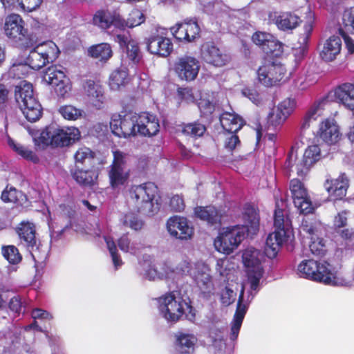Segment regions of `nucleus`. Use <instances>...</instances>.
<instances>
[{"mask_svg":"<svg viewBox=\"0 0 354 354\" xmlns=\"http://www.w3.org/2000/svg\"><path fill=\"white\" fill-rule=\"evenodd\" d=\"M245 225L223 228L214 240L218 251L230 254L238 248L245 239V234H257L259 230V211L254 205L247 203L243 207Z\"/></svg>","mask_w":354,"mask_h":354,"instance_id":"f257e3e1","label":"nucleus"},{"mask_svg":"<svg viewBox=\"0 0 354 354\" xmlns=\"http://www.w3.org/2000/svg\"><path fill=\"white\" fill-rule=\"evenodd\" d=\"M158 301L160 313L168 322H177L183 315L189 321L195 319L196 310L191 299L180 290L170 291L160 297Z\"/></svg>","mask_w":354,"mask_h":354,"instance_id":"f03ea898","label":"nucleus"},{"mask_svg":"<svg viewBox=\"0 0 354 354\" xmlns=\"http://www.w3.org/2000/svg\"><path fill=\"white\" fill-rule=\"evenodd\" d=\"M80 138V131L75 127L66 129L57 125L47 126L35 139L37 149H45L50 145L53 147H65L73 145Z\"/></svg>","mask_w":354,"mask_h":354,"instance_id":"7ed1b4c3","label":"nucleus"},{"mask_svg":"<svg viewBox=\"0 0 354 354\" xmlns=\"http://www.w3.org/2000/svg\"><path fill=\"white\" fill-rule=\"evenodd\" d=\"M3 28L6 36L22 50L30 49L39 41L35 34L29 32L25 21L18 14L8 15Z\"/></svg>","mask_w":354,"mask_h":354,"instance_id":"20e7f679","label":"nucleus"},{"mask_svg":"<svg viewBox=\"0 0 354 354\" xmlns=\"http://www.w3.org/2000/svg\"><path fill=\"white\" fill-rule=\"evenodd\" d=\"M274 55L264 56L257 70L258 80L266 87L279 86L289 79L290 75L279 58Z\"/></svg>","mask_w":354,"mask_h":354,"instance_id":"39448f33","label":"nucleus"},{"mask_svg":"<svg viewBox=\"0 0 354 354\" xmlns=\"http://www.w3.org/2000/svg\"><path fill=\"white\" fill-rule=\"evenodd\" d=\"M15 98L28 121L34 122L41 117L42 108L34 96L32 84L26 81L20 82L15 86Z\"/></svg>","mask_w":354,"mask_h":354,"instance_id":"423d86ee","label":"nucleus"},{"mask_svg":"<svg viewBox=\"0 0 354 354\" xmlns=\"http://www.w3.org/2000/svg\"><path fill=\"white\" fill-rule=\"evenodd\" d=\"M129 194L135 207L138 212L148 216L154 214V201L158 205V188L151 182H147L139 185H132L129 189Z\"/></svg>","mask_w":354,"mask_h":354,"instance_id":"0eeeda50","label":"nucleus"},{"mask_svg":"<svg viewBox=\"0 0 354 354\" xmlns=\"http://www.w3.org/2000/svg\"><path fill=\"white\" fill-rule=\"evenodd\" d=\"M26 59V64L33 70L38 71L50 62H53L59 56L60 51L52 41L39 43L32 47Z\"/></svg>","mask_w":354,"mask_h":354,"instance_id":"6e6552de","label":"nucleus"},{"mask_svg":"<svg viewBox=\"0 0 354 354\" xmlns=\"http://www.w3.org/2000/svg\"><path fill=\"white\" fill-rule=\"evenodd\" d=\"M313 260L311 259V263ZM311 265V280L333 286H348L350 281L337 274L335 268L324 260L314 261Z\"/></svg>","mask_w":354,"mask_h":354,"instance_id":"1a4fd4ad","label":"nucleus"},{"mask_svg":"<svg viewBox=\"0 0 354 354\" xmlns=\"http://www.w3.org/2000/svg\"><path fill=\"white\" fill-rule=\"evenodd\" d=\"M290 189L294 205L299 215L303 216L300 228L304 232L310 234V224L308 220L310 214V197L308 195V190L304 183L298 179L290 180Z\"/></svg>","mask_w":354,"mask_h":354,"instance_id":"9d476101","label":"nucleus"},{"mask_svg":"<svg viewBox=\"0 0 354 354\" xmlns=\"http://www.w3.org/2000/svg\"><path fill=\"white\" fill-rule=\"evenodd\" d=\"M138 113L131 111L123 115L114 114L110 121L113 134L118 138H128L138 134Z\"/></svg>","mask_w":354,"mask_h":354,"instance_id":"9b49d317","label":"nucleus"},{"mask_svg":"<svg viewBox=\"0 0 354 354\" xmlns=\"http://www.w3.org/2000/svg\"><path fill=\"white\" fill-rule=\"evenodd\" d=\"M126 155L116 150L113 151V159L108 172L109 184L113 189L124 186L129 178V171L125 169Z\"/></svg>","mask_w":354,"mask_h":354,"instance_id":"f8f14e48","label":"nucleus"},{"mask_svg":"<svg viewBox=\"0 0 354 354\" xmlns=\"http://www.w3.org/2000/svg\"><path fill=\"white\" fill-rule=\"evenodd\" d=\"M200 69L199 60L190 55L177 58L174 64V71L178 78L186 82L194 81L198 75Z\"/></svg>","mask_w":354,"mask_h":354,"instance_id":"ddd939ff","label":"nucleus"},{"mask_svg":"<svg viewBox=\"0 0 354 354\" xmlns=\"http://www.w3.org/2000/svg\"><path fill=\"white\" fill-rule=\"evenodd\" d=\"M200 56L205 63L214 67L225 66L231 61L230 54L213 41H206L201 45Z\"/></svg>","mask_w":354,"mask_h":354,"instance_id":"4468645a","label":"nucleus"},{"mask_svg":"<svg viewBox=\"0 0 354 354\" xmlns=\"http://www.w3.org/2000/svg\"><path fill=\"white\" fill-rule=\"evenodd\" d=\"M43 78L48 84L55 86L56 93L61 97H64L71 91L70 80L62 66L52 65L48 67Z\"/></svg>","mask_w":354,"mask_h":354,"instance_id":"2eb2a0df","label":"nucleus"},{"mask_svg":"<svg viewBox=\"0 0 354 354\" xmlns=\"http://www.w3.org/2000/svg\"><path fill=\"white\" fill-rule=\"evenodd\" d=\"M174 37L179 41L191 43L200 37L201 28L196 19H186L170 28Z\"/></svg>","mask_w":354,"mask_h":354,"instance_id":"dca6fc26","label":"nucleus"},{"mask_svg":"<svg viewBox=\"0 0 354 354\" xmlns=\"http://www.w3.org/2000/svg\"><path fill=\"white\" fill-rule=\"evenodd\" d=\"M146 45L151 54L161 57H167L174 50L171 39L164 36L158 29L146 39Z\"/></svg>","mask_w":354,"mask_h":354,"instance_id":"f3484780","label":"nucleus"},{"mask_svg":"<svg viewBox=\"0 0 354 354\" xmlns=\"http://www.w3.org/2000/svg\"><path fill=\"white\" fill-rule=\"evenodd\" d=\"M268 19L278 30L288 33H291L302 23L300 17L290 11L271 12L268 15Z\"/></svg>","mask_w":354,"mask_h":354,"instance_id":"a211bd4d","label":"nucleus"},{"mask_svg":"<svg viewBox=\"0 0 354 354\" xmlns=\"http://www.w3.org/2000/svg\"><path fill=\"white\" fill-rule=\"evenodd\" d=\"M252 41L265 53L264 56L274 55L281 57L283 53V44L277 40L272 35L257 31L252 36Z\"/></svg>","mask_w":354,"mask_h":354,"instance_id":"6ab92c4d","label":"nucleus"},{"mask_svg":"<svg viewBox=\"0 0 354 354\" xmlns=\"http://www.w3.org/2000/svg\"><path fill=\"white\" fill-rule=\"evenodd\" d=\"M310 111H307L305 115V119L303 124L301 127V140L297 142V148L299 149L305 145L306 147L304 149V153L301 161L297 165V173L299 176H306L310 171V164L308 160L310 159V145L309 139L305 136V131L310 127Z\"/></svg>","mask_w":354,"mask_h":354,"instance_id":"aec40b11","label":"nucleus"},{"mask_svg":"<svg viewBox=\"0 0 354 354\" xmlns=\"http://www.w3.org/2000/svg\"><path fill=\"white\" fill-rule=\"evenodd\" d=\"M167 228L171 236L180 240H189L194 234V228L183 216L170 217L167 221Z\"/></svg>","mask_w":354,"mask_h":354,"instance_id":"412c9836","label":"nucleus"},{"mask_svg":"<svg viewBox=\"0 0 354 354\" xmlns=\"http://www.w3.org/2000/svg\"><path fill=\"white\" fill-rule=\"evenodd\" d=\"M92 24L104 32L112 26L119 29V26L122 25L120 15L108 9L97 10L93 15Z\"/></svg>","mask_w":354,"mask_h":354,"instance_id":"4be33fe9","label":"nucleus"},{"mask_svg":"<svg viewBox=\"0 0 354 354\" xmlns=\"http://www.w3.org/2000/svg\"><path fill=\"white\" fill-rule=\"evenodd\" d=\"M316 136L328 145H334L341 139L342 133L336 121L326 118L319 123Z\"/></svg>","mask_w":354,"mask_h":354,"instance_id":"5701e85b","label":"nucleus"},{"mask_svg":"<svg viewBox=\"0 0 354 354\" xmlns=\"http://www.w3.org/2000/svg\"><path fill=\"white\" fill-rule=\"evenodd\" d=\"M15 232L27 249L33 250L37 247L36 226L33 223L23 221L17 225Z\"/></svg>","mask_w":354,"mask_h":354,"instance_id":"b1692460","label":"nucleus"},{"mask_svg":"<svg viewBox=\"0 0 354 354\" xmlns=\"http://www.w3.org/2000/svg\"><path fill=\"white\" fill-rule=\"evenodd\" d=\"M70 171L72 178L81 186L91 187L97 183L100 174L98 168L93 167L88 169H83L80 166H75Z\"/></svg>","mask_w":354,"mask_h":354,"instance_id":"393cba45","label":"nucleus"},{"mask_svg":"<svg viewBox=\"0 0 354 354\" xmlns=\"http://www.w3.org/2000/svg\"><path fill=\"white\" fill-rule=\"evenodd\" d=\"M159 122L156 117L149 113L138 114V134L144 136H155L159 131Z\"/></svg>","mask_w":354,"mask_h":354,"instance_id":"a878e982","label":"nucleus"},{"mask_svg":"<svg viewBox=\"0 0 354 354\" xmlns=\"http://www.w3.org/2000/svg\"><path fill=\"white\" fill-rule=\"evenodd\" d=\"M84 88L91 104L97 109H102L105 102V96L100 82L87 80L84 82Z\"/></svg>","mask_w":354,"mask_h":354,"instance_id":"bb28decb","label":"nucleus"},{"mask_svg":"<svg viewBox=\"0 0 354 354\" xmlns=\"http://www.w3.org/2000/svg\"><path fill=\"white\" fill-rule=\"evenodd\" d=\"M243 294L244 291L242 290L239 296L236 311L231 323L230 339L232 341H235L238 338L243 319L248 310L247 305L243 303Z\"/></svg>","mask_w":354,"mask_h":354,"instance_id":"cd10ccee","label":"nucleus"},{"mask_svg":"<svg viewBox=\"0 0 354 354\" xmlns=\"http://www.w3.org/2000/svg\"><path fill=\"white\" fill-rule=\"evenodd\" d=\"M116 41L120 44V47H126L127 56L133 64L139 63L142 58V55L136 41L131 39L129 35L118 34L116 35Z\"/></svg>","mask_w":354,"mask_h":354,"instance_id":"c85d7f7f","label":"nucleus"},{"mask_svg":"<svg viewBox=\"0 0 354 354\" xmlns=\"http://www.w3.org/2000/svg\"><path fill=\"white\" fill-rule=\"evenodd\" d=\"M219 120L225 133H237L245 124V120L234 112L224 111L221 114Z\"/></svg>","mask_w":354,"mask_h":354,"instance_id":"c756f323","label":"nucleus"},{"mask_svg":"<svg viewBox=\"0 0 354 354\" xmlns=\"http://www.w3.org/2000/svg\"><path fill=\"white\" fill-rule=\"evenodd\" d=\"M287 237L288 234H283L280 231H274L269 234L264 247L266 255L270 259L275 258Z\"/></svg>","mask_w":354,"mask_h":354,"instance_id":"7c9ffc66","label":"nucleus"},{"mask_svg":"<svg viewBox=\"0 0 354 354\" xmlns=\"http://www.w3.org/2000/svg\"><path fill=\"white\" fill-rule=\"evenodd\" d=\"M195 216L209 225H221L222 214L214 206H197L194 208Z\"/></svg>","mask_w":354,"mask_h":354,"instance_id":"2f4dec72","label":"nucleus"},{"mask_svg":"<svg viewBox=\"0 0 354 354\" xmlns=\"http://www.w3.org/2000/svg\"><path fill=\"white\" fill-rule=\"evenodd\" d=\"M335 99L347 109L354 111V84L346 83L334 90Z\"/></svg>","mask_w":354,"mask_h":354,"instance_id":"473e14b6","label":"nucleus"},{"mask_svg":"<svg viewBox=\"0 0 354 354\" xmlns=\"http://www.w3.org/2000/svg\"><path fill=\"white\" fill-rule=\"evenodd\" d=\"M342 49V40L339 36L333 35L324 43L320 52L322 59L326 62L333 61L339 54Z\"/></svg>","mask_w":354,"mask_h":354,"instance_id":"72a5a7b5","label":"nucleus"},{"mask_svg":"<svg viewBox=\"0 0 354 354\" xmlns=\"http://www.w3.org/2000/svg\"><path fill=\"white\" fill-rule=\"evenodd\" d=\"M327 184H329L328 181H327ZM348 187V180L345 174H342L337 179L331 180L330 185H326L332 200L343 198L346 194Z\"/></svg>","mask_w":354,"mask_h":354,"instance_id":"f704fd0d","label":"nucleus"},{"mask_svg":"<svg viewBox=\"0 0 354 354\" xmlns=\"http://www.w3.org/2000/svg\"><path fill=\"white\" fill-rule=\"evenodd\" d=\"M325 232V227L319 223L315 227H311V253L317 256H323L326 252V241L320 236Z\"/></svg>","mask_w":354,"mask_h":354,"instance_id":"c9c22d12","label":"nucleus"},{"mask_svg":"<svg viewBox=\"0 0 354 354\" xmlns=\"http://www.w3.org/2000/svg\"><path fill=\"white\" fill-rule=\"evenodd\" d=\"M196 338L191 335L180 333L176 338L175 348L178 354H191L194 350Z\"/></svg>","mask_w":354,"mask_h":354,"instance_id":"e433bc0d","label":"nucleus"},{"mask_svg":"<svg viewBox=\"0 0 354 354\" xmlns=\"http://www.w3.org/2000/svg\"><path fill=\"white\" fill-rule=\"evenodd\" d=\"M88 52L91 57L98 59L101 62H106L113 55L111 47L107 43L91 46Z\"/></svg>","mask_w":354,"mask_h":354,"instance_id":"4c0bfd02","label":"nucleus"},{"mask_svg":"<svg viewBox=\"0 0 354 354\" xmlns=\"http://www.w3.org/2000/svg\"><path fill=\"white\" fill-rule=\"evenodd\" d=\"M145 20V17L143 13L139 9L134 8L129 12L127 19H124L120 15V21L122 25L119 26V30H122L126 28H134L142 24Z\"/></svg>","mask_w":354,"mask_h":354,"instance_id":"58836bf2","label":"nucleus"},{"mask_svg":"<svg viewBox=\"0 0 354 354\" xmlns=\"http://www.w3.org/2000/svg\"><path fill=\"white\" fill-rule=\"evenodd\" d=\"M206 130V127L203 124L196 121L187 124L183 123L181 125L182 133L194 139L203 136Z\"/></svg>","mask_w":354,"mask_h":354,"instance_id":"ea45409f","label":"nucleus"},{"mask_svg":"<svg viewBox=\"0 0 354 354\" xmlns=\"http://www.w3.org/2000/svg\"><path fill=\"white\" fill-rule=\"evenodd\" d=\"M1 198L3 202L13 203L17 205H22V201L26 199V196L16 188L10 187L2 192Z\"/></svg>","mask_w":354,"mask_h":354,"instance_id":"a19ab883","label":"nucleus"},{"mask_svg":"<svg viewBox=\"0 0 354 354\" xmlns=\"http://www.w3.org/2000/svg\"><path fill=\"white\" fill-rule=\"evenodd\" d=\"M197 286L203 294L209 295L214 290V284L210 274L205 272H198L195 277Z\"/></svg>","mask_w":354,"mask_h":354,"instance_id":"79ce46f5","label":"nucleus"},{"mask_svg":"<svg viewBox=\"0 0 354 354\" xmlns=\"http://www.w3.org/2000/svg\"><path fill=\"white\" fill-rule=\"evenodd\" d=\"M259 251L255 249L247 250L243 254V261L248 270H258L263 268L261 262L258 258Z\"/></svg>","mask_w":354,"mask_h":354,"instance_id":"37998d69","label":"nucleus"},{"mask_svg":"<svg viewBox=\"0 0 354 354\" xmlns=\"http://www.w3.org/2000/svg\"><path fill=\"white\" fill-rule=\"evenodd\" d=\"M3 257L11 264L16 265L22 260V255L18 248L13 245H3L1 248Z\"/></svg>","mask_w":354,"mask_h":354,"instance_id":"c03bdc74","label":"nucleus"},{"mask_svg":"<svg viewBox=\"0 0 354 354\" xmlns=\"http://www.w3.org/2000/svg\"><path fill=\"white\" fill-rule=\"evenodd\" d=\"M128 81V72L125 68H118L112 72L109 84L114 88L124 86Z\"/></svg>","mask_w":354,"mask_h":354,"instance_id":"a18cd8bd","label":"nucleus"},{"mask_svg":"<svg viewBox=\"0 0 354 354\" xmlns=\"http://www.w3.org/2000/svg\"><path fill=\"white\" fill-rule=\"evenodd\" d=\"M95 153L88 147L79 148L74 154L75 166L84 165L86 162L93 160Z\"/></svg>","mask_w":354,"mask_h":354,"instance_id":"49530a36","label":"nucleus"},{"mask_svg":"<svg viewBox=\"0 0 354 354\" xmlns=\"http://www.w3.org/2000/svg\"><path fill=\"white\" fill-rule=\"evenodd\" d=\"M288 223V221H285L283 210L277 207L274 213V225L275 227L274 231H280L283 234H288L289 232Z\"/></svg>","mask_w":354,"mask_h":354,"instance_id":"de8ad7c7","label":"nucleus"},{"mask_svg":"<svg viewBox=\"0 0 354 354\" xmlns=\"http://www.w3.org/2000/svg\"><path fill=\"white\" fill-rule=\"evenodd\" d=\"M62 116L68 120H76L81 118L83 113L82 109H77L72 105H64L58 110Z\"/></svg>","mask_w":354,"mask_h":354,"instance_id":"09e8293b","label":"nucleus"},{"mask_svg":"<svg viewBox=\"0 0 354 354\" xmlns=\"http://www.w3.org/2000/svg\"><path fill=\"white\" fill-rule=\"evenodd\" d=\"M123 225L126 227H129L135 231H138L142 229L144 223L137 215L129 212L125 214L123 219Z\"/></svg>","mask_w":354,"mask_h":354,"instance_id":"8fccbe9b","label":"nucleus"},{"mask_svg":"<svg viewBox=\"0 0 354 354\" xmlns=\"http://www.w3.org/2000/svg\"><path fill=\"white\" fill-rule=\"evenodd\" d=\"M105 241L111 256L115 268L118 270V267L122 264V261L120 254L118 253L116 245L112 238L105 237Z\"/></svg>","mask_w":354,"mask_h":354,"instance_id":"3c124183","label":"nucleus"},{"mask_svg":"<svg viewBox=\"0 0 354 354\" xmlns=\"http://www.w3.org/2000/svg\"><path fill=\"white\" fill-rule=\"evenodd\" d=\"M263 268H258V270H248V279L250 283L251 290H257L260 279L263 277Z\"/></svg>","mask_w":354,"mask_h":354,"instance_id":"603ef678","label":"nucleus"},{"mask_svg":"<svg viewBox=\"0 0 354 354\" xmlns=\"http://www.w3.org/2000/svg\"><path fill=\"white\" fill-rule=\"evenodd\" d=\"M288 118L282 111L277 107L276 110L268 115V122L272 126L277 127L282 124Z\"/></svg>","mask_w":354,"mask_h":354,"instance_id":"864d4df0","label":"nucleus"},{"mask_svg":"<svg viewBox=\"0 0 354 354\" xmlns=\"http://www.w3.org/2000/svg\"><path fill=\"white\" fill-rule=\"evenodd\" d=\"M342 25L354 34V7L346 10L342 15Z\"/></svg>","mask_w":354,"mask_h":354,"instance_id":"5fc2aeb1","label":"nucleus"},{"mask_svg":"<svg viewBox=\"0 0 354 354\" xmlns=\"http://www.w3.org/2000/svg\"><path fill=\"white\" fill-rule=\"evenodd\" d=\"M227 136L224 140V147L229 151H232L238 145H241V140L237 133H226Z\"/></svg>","mask_w":354,"mask_h":354,"instance_id":"6e6d98bb","label":"nucleus"},{"mask_svg":"<svg viewBox=\"0 0 354 354\" xmlns=\"http://www.w3.org/2000/svg\"><path fill=\"white\" fill-rule=\"evenodd\" d=\"M177 95L181 101L186 102H194L195 97L192 87H178L177 88Z\"/></svg>","mask_w":354,"mask_h":354,"instance_id":"4d7b16f0","label":"nucleus"},{"mask_svg":"<svg viewBox=\"0 0 354 354\" xmlns=\"http://www.w3.org/2000/svg\"><path fill=\"white\" fill-rule=\"evenodd\" d=\"M16 152L24 158L30 160L33 163H38L39 162V157L32 150L23 145H19Z\"/></svg>","mask_w":354,"mask_h":354,"instance_id":"13d9d810","label":"nucleus"},{"mask_svg":"<svg viewBox=\"0 0 354 354\" xmlns=\"http://www.w3.org/2000/svg\"><path fill=\"white\" fill-rule=\"evenodd\" d=\"M329 101L326 97H322L315 101L311 107V117L314 115H321L323 110L328 106Z\"/></svg>","mask_w":354,"mask_h":354,"instance_id":"bf43d9fd","label":"nucleus"},{"mask_svg":"<svg viewBox=\"0 0 354 354\" xmlns=\"http://www.w3.org/2000/svg\"><path fill=\"white\" fill-rule=\"evenodd\" d=\"M16 1L19 2L23 10L30 12L38 8L43 0H16Z\"/></svg>","mask_w":354,"mask_h":354,"instance_id":"052dcab7","label":"nucleus"},{"mask_svg":"<svg viewBox=\"0 0 354 354\" xmlns=\"http://www.w3.org/2000/svg\"><path fill=\"white\" fill-rule=\"evenodd\" d=\"M169 206L173 212H180L183 211L185 204L183 196L178 194L173 196L170 199Z\"/></svg>","mask_w":354,"mask_h":354,"instance_id":"680f3d73","label":"nucleus"},{"mask_svg":"<svg viewBox=\"0 0 354 354\" xmlns=\"http://www.w3.org/2000/svg\"><path fill=\"white\" fill-rule=\"evenodd\" d=\"M235 295L236 294L234 292V291L226 286L221 295V304L225 306H230L234 301Z\"/></svg>","mask_w":354,"mask_h":354,"instance_id":"e2e57ef3","label":"nucleus"},{"mask_svg":"<svg viewBox=\"0 0 354 354\" xmlns=\"http://www.w3.org/2000/svg\"><path fill=\"white\" fill-rule=\"evenodd\" d=\"M295 103V101L290 98H286L280 102L277 108L282 111L287 116H289L293 111Z\"/></svg>","mask_w":354,"mask_h":354,"instance_id":"0e129e2a","label":"nucleus"},{"mask_svg":"<svg viewBox=\"0 0 354 354\" xmlns=\"http://www.w3.org/2000/svg\"><path fill=\"white\" fill-rule=\"evenodd\" d=\"M242 94L249 98L252 102L257 104L260 102V97L258 92L253 88L245 87L241 91Z\"/></svg>","mask_w":354,"mask_h":354,"instance_id":"69168bd1","label":"nucleus"},{"mask_svg":"<svg viewBox=\"0 0 354 354\" xmlns=\"http://www.w3.org/2000/svg\"><path fill=\"white\" fill-rule=\"evenodd\" d=\"M310 260L304 259L299 265L297 268L299 277L310 279Z\"/></svg>","mask_w":354,"mask_h":354,"instance_id":"338daca9","label":"nucleus"},{"mask_svg":"<svg viewBox=\"0 0 354 354\" xmlns=\"http://www.w3.org/2000/svg\"><path fill=\"white\" fill-rule=\"evenodd\" d=\"M32 317L34 319H39L50 321L53 319V316L46 310L35 308L32 310Z\"/></svg>","mask_w":354,"mask_h":354,"instance_id":"774afa93","label":"nucleus"}]
</instances>
